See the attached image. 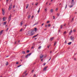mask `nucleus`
<instances>
[{"instance_id": "nucleus-41", "label": "nucleus", "mask_w": 77, "mask_h": 77, "mask_svg": "<svg viewBox=\"0 0 77 77\" xmlns=\"http://www.w3.org/2000/svg\"><path fill=\"white\" fill-rule=\"evenodd\" d=\"M53 19H55V17L54 16H53Z\"/></svg>"}, {"instance_id": "nucleus-61", "label": "nucleus", "mask_w": 77, "mask_h": 77, "mask_svg": "<svg viewBox=\"0 0 77 77\" xmlns=\"http://www.w3.org/2000/svg\"><path fill=\"white\" fill-rule=\"evenodd\" d=\"M45 12H46V11H47V9H45Z\"/></svg>"}, {"instance_id": "nucleus-14", "label": "nucleus", "mask_w": 77, "mask_h": 77, "mask_svg": "<svg viewBox=\"0 0 77 77\" xmlns=\"http://www.w3.org/2000/svg\"><path fill=\"white\" fill-rule=\"evenodd\" d=\"M39 35V34H37V35H35L33 37V38H35V37H36V36H37L38 35Z\"/></svg>"}, {"instance_id": "nucleus-56", "label": "nucleus", "mask_w": 77, "mask_h": 77, "mask_svg": "<svg viewBox=\"0 0 77 77\" xmlns=\"http://www.w3.org/2000/svg\"><path fill=\"white\" fill-rule=\"evenodd\" d=\"M17 44V42H14V44Z\"/></svg>"}, {"instance_id": "nucleus-17", "label": "nucleus", "mask_w": 77, "mask_h": 77, "mask_svg": "<svg viewBox=\"0 0 77 77\" xmlns=\"http://www.w3.org/2000/svg\"><path fill=\"white\" fill-rule=\"evenodd\" d=\"M71 43H72V42H70L68 43V45H71Z\"/></svg>"}, {"instance_id": "nucleus-51", "label": "nucleus", "mask_w": 77, "mask_h": 77, "mask_svg": "<svg viewBox=\"0 0 77 77\" xmlns=\"http://www.w3.org/2000/svg\"><path fill=\"white\" fill-rule=\"evenodd\" d=\"M38 5V3H35V5H36H36Z\"/></svg>"}, {"instance_id": "nucleus-58", "label": "nucleus", "mask_w": 77, "mask_h": 77, "mask_svg": "<svg viewBox=\"0 0 77 77\" xmlns=\"http://www.w3.org/2000/svg\"><path fill=\"white\" fill-rule=\"evenodd\" d=\"M44 23H43L42 24V26H43V25H44Z\"/></svg>"}, {"instance_id": "nucleus-50", "label": "nucleus", "mask_w": 77, "mask_h": 77, "mask_svg": "<svg viewBox=\"0 0 77 77\" xmlns=\"http://www.w3.org/2000/svg\"><path fill=\"white\" fill-rule=\"evenodd\" d=\"M41 61L42 62H43V59H42L41 60Z\"/></svg>"}, {"instance_id": "nucleus-5", "label": "nucleus", "mask_w": 77, "mask_h": 77, "mask_svg": "<svg viewBox=\"0 0 77 77\" xmlns=\"http://www.w3.org/2000/svg\"><path fill=\"white\" fill-rule=\"evenodd\" d=\"M48 67V66H46L43 69V71H46Z\"/></svg>"}, {"instance_id": "nucleus-45", "label": "nucleus", "mask_w": 77, "mask_h": 77, "mask_svg": "<svg viewBox=\"0 0 77 77\" xmlns=\"http://www.w3.org/2000/svg\"><path fill=\"white\" fill-rule=\"evenodd\" d=\"M74 60H76V58H74Z\"/></svg>"}, {"instance_id": "nucleus-63", "label": "nucleus", "mask_w": 77, "mask_h": 77, "mask_svg": "<svg viewBox=\"0 0 77 77\" xmlns=\"http://www.w3.org/2000/svg\"><path fill=\"white\" fill-rule=\"evenodd\" d=\"M20 42V41L19 40L18 41V42L19 43Z\"/></svg>"}, {"instance_id": "nucleus-10", "label": "nucleus", "mask_w": 77, "mask_h": 77, "mask_svg": "<svg viewBox=\"0 0 77 77\" xmlns=\"http://www.w3.org/2000/svg\"><path fill=\"white\" fill-rule=\"evenodd\" d=\"M54 37H52L50 38V40L51 41H52L53 40V39H54Z\"/></svg>"}, {"instance_id": "nucleus-15", "label": "nucleus", "mask_w": 77, "mask_h": 77, "mask_svg": "<svg viewBox=\"0 0 77 77\" xmlns=\"http://www.w3.org/2000/svg\"><path fill=\"white\" fill-rule=\"evenodd\" d=\"M22 54H26V52L24 51H23L22 52Z\"/></svg>"}, {"instance_id": "nucleus-43", "label": "nucleus", "mask_w": 77, "mask_h": 77, "mask_svg": "<svg viewBox=\"0 0 77 77\" xmlns=\"http://www.w3.org/2000/svg\"><path fill=\"white\" fill-rule=\"evenodd\" d=\"M50 23V21H47V23Z\"/></svg>"}, {"instance_id": "nucleus-2", "label": "nucleus", "mask_w": 77, "mask_h": 77, "mask_svg": "<svg viewBox=\"0 0 77 77\" xmlns=\"http://www.w3.org/2000/svg\"><path fill=\"white\" fill-rule=\"evenodd\" d=\"M31 54H32V53L28 54L26 56L25 58H28V56H30Z\"/></svg>"}, {"instance_id": "nucleus-24", "label": "nucleus", "mask_w": 77, "mask_h": 77, "mask_svg": "<svg viewBox=\"0 0 77 77\" xmlns=\"http://www.w3.org/2000/svg\"><path fill=\"white\" fill-rule=\"evenodd\" d=\"M7 22H5L4 23V24L5 25H6V23H7Z\"/></svg>"}, {"instance_id": "nucleus-59", "label": "nucleus", "mask_w": 77, "mask_h": 77, "mask_svg": "<svg viewBox=\"0 0 77 77\" xmlns=\"http://www.w3.org/2000/svg\"><path fill=\"white\" fill-rule=\"evenodd\" d=\"M16 64H18V62H17L16 63Z\"/></svg>"}, {"instance_id": "nucleus-39", "label": "nucleus", "mask_w": 77, "mask_h": 77, "mask_svg": "<svg viewBox=\"0 0 77 77\" xmlns=\"http://www.w3.org/2000/svg\"><path fill=\"white\" fill-rule=\"evenodd\" d=\"M73 32H75V29H74Z\"/></svg>"}, {"instance_id": "nucleus-29", "label": "nucleus", "mask_w": 77, "mask_h": 77, "mask_svg": "<svg viewBox=\"0 0 77 77\" xmlns=\"http://www.w3.org/2000/svg\"><path fill=\"white\" fill-rule=\"evenodd\" d=\"M29 52H30V51L29 50H27L26 51V53H29Z\"/></svg>"}, {"instance_id": "nucleus-9", "label": "nucleus", "mask_w": 77, "mask_h": 77, "mask_svg": "<svg viewBox=\"0 0 77 77\" xmlns=\"http://www.w3.org/2000/svg\"><path fill=\"white\" fill-rule=\"evenodd\" d=\"M72 32V30H71L70 31V32H69V35H70L71 34Z\"/></svg>"}, {"instance_id": "nucleus-23", "label": "nucleus", "mask_w": 77, "mask_h": 77, "mask_svg": "<svg viewBox=\"0 0 77 77\" xmlns=\"http://www.w3.org/2000/svg\"><path fill=\"white\" fill-rule=\"evenodd\" d=\"M62 27H63V25H61V26H60V28L62 29Z\"/></svg>"}, {"instance_id": "nucleus-22", "label": "nucleus", "mask_w": 77, "mask_h": 77, "mask_svg": "<svg viewBox=\"0 0 77 77\" xmlns=\"http://www.w3.org/2000/svg\"><path fill=\"white\" fill-rule=\"evenodd\" d=\"M51 12L52 13L53 12V9H51Z\"/></svg>"}, {"instance_id": "nucleus-11", "label": "nucleus", "mask_w": 77, "mask_h": 77, "mask_svg": "<svg viewBox=\"0 0 77 77\" xmlns=\"http://www.w3.org/2000/svg\"><path fill=\"white\" fill-rule=\"evenodd\" d=\"M34 29L35 30V32H36V31H38V28H37L35 27V28H34Z\"/></svg>"}, {"instance_id": "nucleus-26", "label": "nucleus", "mask_w": 77, "mask_h": 77, "mask_svg": "<svg viewBox=\"0 0 77 77\" xmlns=\"http://www.w3.org/2000/svg\"><path fill=\"white\" fill-rule=\"evenodd\" d=\"M66 31H65L64 33H63V34L64 35H65V34H66Z\"/></svg>"}, {"instance_id": "nucleus-3", "label": "nucleus", "mask_w": 77, "mask_h": 77, "mask_svg": "<svg viewBox=\"0 0 77 77\" xmlns=\"http://www.w3.org/2000/svg\"><path fill=\"white\" fill-rule=\"evenodd\" d=\"M2 15H4L5 14V9H2Z\"/></svg>"}, {"instance_id": "nucleus-30", "label": "nucleus", "mask_w": 77, "mask_h": 77, "mask_svg": "<svg viewBox=\"0 0 77 77\" xmlns=\"http://www.w3.org/2000/svg\"><path fill=\"white\" fill-rule=\"evenodd\" d=\"M23 28H22L20 30V32H21V31H22V30H23Z\"/></svg>"}, {"instance_id": "nucleus-35", "label": "nucleus", "mask_w": 77, "mask_h": 77, "mask_svg": "<svg viewBox=\"0 0 77 77\" xmlns=\"http://www.w3.org/2000/svg\"><path fill=\"white\" fill-rule=\"evenodd\" d=\"M45 64H46V63H44V64H43V65L44 66H45Z\"/></svg>"}, {"instance_id": "nucleus-37", "label": "nucleus", "mask_w": 77, "mask_h": 77, "mask_svg": "<svg viewBox=\"0 0 77 77\" xmlns=\"http://www.w3.org/2000/svg\"><path fill=\"white\" fill-rule=\"evenodd\" d=\"M21 66V65H20L19 66H18L17 67V68H18L19 67H20V66Z\"/></svg>"}, {"instance_id": "nucleus-47", "label": "nucleus", "mask_w": 77, "mask_h": 77, "mask_svg": "<svg viewBox=\"0 0 77 77\" xmlns=\"http://www.w3.org/2000/svg\"><path fill=\"white\" fill-rule=\"evenodd\" d=\"M50 45H49V46L48 45V48H49V47H50Z\"/></svg>"}, {"instance_id": "nucleus-55", "label": "nucleus", "mask_w": 77, "mask_h": 77, "mask_svg": "<svg viewBox=\"0 0 77 77\" xmlns=\"http://www.w3.org/2000/svg\"><path fill=\"white\" fill-rule=\"evenodd\" d=\"M31 48H34V47L33 46Z\"/></svg>"}, {"instance_id": "nucleus-8", "label": "nucleus", "mask_w": 77, "mask_h": 77, "mask_svg": "<svg viewBox=\"0 0 77 77\" xmlns=\"http://www.w3.org/2000/svg\"><path fill=\"white\" fill-rule=\"evenodd\" d=\"M71 40H72L73 42H74V37H72V38H71Z\"/></svg>"}, {"instance_id": "nucleus-46", "label": "nucleus", "mask_w": 77, "mask_h": 77, "mask_svg": "<svg viewBox=\"0 0 77 77\" xmlns=\"http://www.w3.org/2000/svg\"><path fill=\"white\" fill-rule=\"evenodd\" d=\"M33 71H34V70H32V71H31V72L32 73H33Z\"/></svg>"}, {"instance_id": "nucleus-4", "label": "nucleus", "mask_w": 77, "mask_h": 77, "mask_svg": "<svg viewBox=\"0 0 77 77\" xmlns=\"http://www.w3.org/2000/svg\"><path fill=\"white\" fill-rule=\"evenodd\" d=\"M12 17V14H10V15L9 16L8 20L9 21H10L11 20V18Z\"/></svg>"}, {"instance_id": "nucleus-16", "label": "nucleus", "mask_w": 77, "mask_h": 77, "mask_svg": "<svg viewBox=\"0 0 77 77\" xmlns=\"http://www.w3.org/2000/svg\"><path fill=\"white\" fill-rule=\"evenodd\" d=\"M29 7V4H27L26 6V9H27V8Z\"/></svg>"}, {"instance_id": "nucleus-42", "label": "nucleus", "mask_w": 77, "mask_h": 77, "mask_svg": "<svg viewBox=\"0 0 77 77\" xmlns=\"http://www.w3.org/2000/svg\"><path fill=\"white\" fill-rule=\"evenodd\" d=\"M36 77V75L34 74L33 77Z\"/></svg>"}, {"instance_id": "nucleus-7", "label": "nucleus", "mask_w": 77, "mask_h": 77, "mask_svg": "<svg viewBox=\"0 0 77 77\" xmlns=\"http://www.w3.org/2000/svg\"><path fill=\"white\" fill-rule=\"evenodd\" d=\"M40 58L41 59V58H42L43 57H44V55H42V54H41V55L40 56Z\"/></svg>"}, {"instance_id": "nucleus-57", "label": "nucleus", "mask_w": 77, "mask_h": 77, "mask_svg": "<svg viewBox=\"0 0 77 77\" xmlns=\"http://www.w3.org/2000/svg\"><path fill=\"white\" fill-rule=\"evenodd\" d=\"M8 1H9V0H6L7 3H8Z\"/></svg>"}, {"instance_id": "nucleus-54", "label": "nucleus", "mask_w": 77, "mask_h": 77, "mask_svg": "<svg viewBox=\"0 0 77 77\" xmlns=\"http://www.w3.org/2000/svg\"><path fill=\"white\" fill-rule=\"evenodd\" d=\"M66 24H65L63 26H66Z\"/></svg>"}, {"instance_id": "nucleus-48", "label": "nucleus", "mask_w": 77, "mask_h": 77, "mask_svg": "<svg viewBox=\"0 0 77 77\" xmlns=\"http://www.w3.org/2000/svg\"><path fill=\"white\" fill-rule=\"evenodd\" d=\"M66 7H67V5H66V4L65 9H66Z\"/></svg>"}, {"instance_id": "nucleus-38", "label": "nucleus", "mask_w": 77, "mask_h": 77, "mask_svg": "<svg viewBox=\"0 0 77 77\" xmlns=\"http://www.w3.org/2000/svg\"><path fill=\"white\" fill-rule=\"evenodd\" d=\"M26 72H27V71H25V72H24V74H26Z\"/></svg>"}, {"instance_id": "nucleus-52", "label": "nucleus", "mask_w": 77, "mask_h": 77, "mask_svg": "<svg viewBox=\"0 0 77 77\" xmlns=\"http://www.w3.org/2000/svg\"><path fill=\"white\" fill-rule=\"evenodd\" d=\"M33 17H34V16H32V18H33Z\"/></svg>"}, {"instance_id": "nucleus-53", "label": "nucleus", "mask_w": 77, "mask_h": 77, "mask_svg": "<svg viewBox=\"0 0 77 77\" xmlns=\"http://www.w3.org/2000/svg\"><path fill=\"white\" fill-rule=\"evenodd\" d=\"M27 26V24H25V26Z\"/></svg>"}, {"instance_id": "nucleus-34", "label": "nucleus", "mask_w": 77, "mask_h": 77, "mask_svg": "<svg viewBox=\"0 0 77 77\" xmlns=\"http://www.w3.org/2000/svg\"><path fill=\"white\" fill-rule=\"evenodd\" d=\"M50 26H51V24H49L48 25V27H50Z\"/></svg>"}, {"instance_id": "nucleus-64", "label": "nucleus", "mask_w": 77, "mask_h": 77, "mask_svg": "<svg viewBox=\"0 0 77 77\" xmlns=\"http://www.w3.org/2000/svg\"><path fill=\"white\" fill-rule=\"evenodd\" d=\"M27 75V73H26V74H25V75Z\"/></svg>"}, {"instance_id": "nucleus-13", "label": "nucleus", "mask_w": 77, "mask_h": 77, "mask_svg": "<svg viewBox=\"0 0 77 77\" xmlns=\"http://www.w3.org/2000/svg\"><path fill=\"white\" fill-rule=\"evenodd\" d=\"M38 24V22H37L36 23H35L33 25V26H35V25H37Z\"/></svg>"}, {"instance_id": "nucleus-44", "label": "nucleus", "mask_w": 77, "mask_h": 77, "mask_svg": "<svg viewBox=\"0 0 77 77\" xmlns=\"http://www.w3.org/2000/svg\"><path fill=\"white\" fill-rule=\"evenodd\" d=\"M51 59V57L50 58V59H49V60H50V59Z\"/></svg>"}, {"instance_id": "nucleus-19", "label": "nucleus", "mask_w": 77, "mask_h": 77, "mask_svg": "<svg viewBox=\"0 0 77 77\" xmlns=\"http://www.w3.org/2000/svg\"><path fill=\"white\" fill-rule=\"evenodd\" d=\"M9 64V63H8V62L7 61L5 63L6 65L7 66Z\"/></svg>"}, {"instance_id": "nucleus-1", "label": "nucleus", "mask_w": 77, "mask_h": 77, "mask_svg": "<svg viewBox=\"0 0 77 77\" xmlns=\"http://www.w3.org/2000/svg\"><path fill=\"white\" fill-rule=\"evenodd\" d=\"M34 31H35V29H33L32 31L30 30L28 31V36H32V35H34V32H33Z\"/></svg>"}, {"instance_id": "nucleus-21", "label": "nucleus", "mask_w": 77, "mask_h": 77, "mask_svg": "<svg viewBox=\"0 0 77 77\" xmlns=\"http://www.w3.org/2000/svg\"><path fill=\"white\" fill-rule=\"evenodd\" d=\"M40 11V8H39V9L37 11L38 13H39Z\"/></svg>"}, {"instance_id": "nucleus-40", "label": "nucleus", "mask_w": 77, "mask_h": 77, "mask_svg": "<svg viewBox=\"0 0 77 77\" xmlns=\"http://www.w3.org/2000/svg\"><path fill=\"white\" fill-rule=\"evenodd\" d=\"M45 27H47V26H48V25H45Z\"/></svg>"}, {"instance_id": "nucleus-18", "label": "nucleus", "mask_w": 77, "mask_h": 77, "mask_svg": "<svg viewBox=\"0 0 77 77\" xmlns=\"http://www.w3.org/2000/svg\"><path fill=\"white\" fill-rule=\"evenodd\" d=\"M30 17H31V16H30V15H29L28 17V19H30Z\"/></svg>"}, {"instance_id": "nucleus-62", "label": "nucleus", "mask_w": 77, "mask_h": 77, "mask_svg": "<svg viewBox=\"0 0 77 77\" xmlns=\"http://www.w3.org/2000/svg\"><path fill=\"white\" fill-rule=\"evenodd\" d=\"M13 8H15V5H14L13 7Z\"/></svg>"}, {"instance_id": "nucleus-60", "label": "nucleus", "mask_w": 77, "mask_h": 77, "mask_svg": "<svg viewBox=\"0 0 77 77\" xmlns=\"http://www.w3.org/2000/svg\"><path fill=\"white\" fill-rule=\"evenodd\" d=\"M72 21H73V20H74V18H72Z\"/></svg>"}, {"instance_id": "nucleus-27", "label": "nucleus", "mask_w": 77, "mask_h": 77, "mask_svg": "<svg viewBox=\"0 0 77 77\" xmlns=\"http://www.w3.org/2000/svg\"><path fill=\"white\" fill-rule=\"evenodd\" d=\"M57 17H59V15H60V14L58 13H57Z\"/></svg>"}, {"instance_id": "nucleus-49", "label": "nucleus", "mask_w": 77, "mask_h": 77, "mask_svg": "<svg viewBox=\"0 0 77 77\" xmlns=\"http://www.w3.org/2000/svg\"><path fill=\"white\" fill-rule=\"evenodd\" d=\"M65 44H66V40L65 42Z\"/></svg>"}, {"instance_id": "nucleus-31", "label": "nucleus", "mask_w": 77, "mask_h": 77, "mask_svg": "<svg viewBox=\"0 0 77 77\" xmlns=\"http://www.w3.org/2000/svg\"><path fill=\"white\" fill-rule=\"evenodd\" d=\"M8 30H9V28H8L6 30V32H7V31H8Z\"/></svg>"}, {"instance_id": "nucleus-25", "label": "nucleus", "mask_w": 77, "mask_h": 77, "mask_svg": "<svg viewBox=\"0 0 77 77\" xmlns=\"http://www.w3.org/2000/svg\"><path fill=\"white\" fill-rule=\"evenodd\" d=\"M5 17H3V21H6V20L5 19Z\"/></svg>"}, {"instance_id": "nucleus-28", "label": "nucleus", "mask_w": 77, "mask_h": 77, "mask_svg": "<svg viewBox=\"0 0 77 77\" xmlns=\"http://www.w3.org/2000/svg\"><path fill=\"white\" fill-rule=\"evenodd\" d=\"M57 42H55V43L54 44V45H56V44Z\"/></svg>"}, {"instance_id": "nucleus-12", "label": "nucleus", "mask_w": 77, "mask_h": 77, "mask_svg": "<svg viewBox=\"0 0 77 77\" xmlns=\"http://www.w3.org/2000/svg\"><path fill=\"white\" fill-rule=\"evenodd\" d=\"M3 30H1L0 32V35H2V33H3Z\"/></svg>"}, {"instance_id": "nucleus-36", "label": "nucleus", "mask_w": 77, "mask_h": 77, "mask_svg": "<svg viewBox=\"0 0 77 77\" xmlns=\"http://www.w3.org/2000/svg\"><path fill=\"white\" fill-rule=\"evenodd\" d=\"M21 66V65H20L19 66H18L17 67V68H18L19 67H20V66Z\"/></svg>"}, {"instance_id": "nucleus-6", "label": "nucleus", "mask_w": 77, "mask_h": 77, "mask_svg": "<svg viewBox=\"0 0 77 77\" xmlns=\"http://www.w3.org/2000/svg\"><path fill=\"white\" fill-rule=\"evenodd\" d=\"M12 5H11L9 7V8H8L9 10H11V9L12 8Z\"/></svg>"}, {"instance_id": "nucleus-33", "label": "nucleus", "mask_w": 77, "mask_h": 77, "mask_svg": "<svg viewBox=\"0 0 77 77\" xmlns=\"http://www.w3.org/2000/svg\"><path fill=\"white\" fill-rule=\"evenodd\" d=\"M23 25V23H22V22L20 23V26H22Z\"/></svg>"}, {"instance_id": "nucleus-20", "label": "nucleus", "mask_w": 77, "mask_h": 77, "mask_svg": "<svg viewBox=\"0 0 77 77\" xmlns=\"http://www.w3.org/2000/svg\"><path fill=\"white\" fill-rule=\"evenodd\" d=\"M73 7V5H70V6H69V7L70 8H71Z\"/></svg>"}, {"instance_id": "nucleus-32", "label": "nucleus", "mask_w": 77, "mask_h": 77, "mask_svg": "<svg viewBox=\"0 0 77 77\" xmlns=\"http://www.w3.org/2000/svg\"><path fill=\"white\" fill-rule=\"evenodd\" d=\"M41 46H39V47L38 48V49H41Z\"/></svg>"}]
</instances>
